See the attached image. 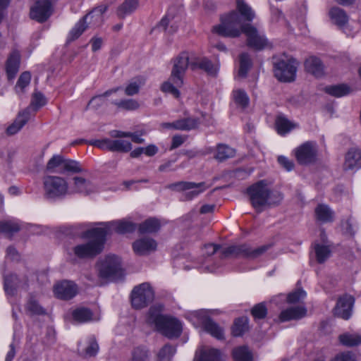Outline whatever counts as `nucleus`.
<instances>
[{"mask_svg":"<svg viewBox=\"0 0 361 361\" xmlns=\"http://www.w3.org/2000/svg\"><path fill=\"white\" fill-rule=\"evenodd\" d=\"M237 11H233L221 17L220 25L214 27L213 31L219 35L237 37L243 32L247 37V45L255 50H262L269 45L266 37L256 27L245 22L252 21L255 12L244 0L236 1Z\"/></svg>","mask_w":361,"mask_h":361,"instance_id":"1","label":"nucleus"},{"mask_svg":"<svg viewBox=\"0 0 361 361\" xmlns=\"http://www.w3.org/2000/svg\"><path fill=\"white\" fill-rule=\"evenodd\" d=\"M252 206L258 212L265 206L278 205L283 200L282 194L276 190H271L267 181L259 180L247 188Z\"/></svg>","mask_w":361,"mask_h":361,"instance_id":"2","label":"nucleus"},{"mask_svg":"<svg viewBox=\"0 0 361 361\" xmlns=\"http://www.w3.org/2000/svg\"><path fill=\"white\" fill-rule=\"evenodd\" d=\"M85 236L90 240L86 243L73 247L75 256L80 259L92 258L101 253L106 241V231L102 228H94L87 230Z\"/></svg>","mask_w":361,"mask_h":361,"instance_id":"3","label":"nucleus"},{"mask_svg":"<svg viewBox=\"0 0 361 361\" xmlns=\"http://www.w3.org/2000/svg\"><path fill=\"white\" fill-rule=\"evenodd\" d=\"M147 322L154 324L159 332L169 338L178 337L182 331V325L178 319L161 315L153 307L149 310Z\"/></svg>","mask_w":361,"mask_h":361,"instance_id":"4","label":"nucleus"},{"mask_svg":"<svg viewBox=\"0 0 361 361\" xmlns=\"http://www.w3.org/2000/svg\"><path fill=\"white\" fill-rule=\"evenodd\" d=\"M44 196L50 200L63 199L70 195L69 185L63 177L47 176L43 178Z\"/></svg>","mask_w":361,"mask_h":361,"instance_id":"5","label":"nucleus"},{"mask_svg":"<svg viewBox=\"0 0 361 361\" xmlns=\"http://www.w3.org/2000/svg\"><path fill=\"white\" fill-rule=\"evenodd\" d=\"M271 247V244L264 245L258 247H252L247 243L235 244L224 248L221 251V257H245L254 259L264 255Z\"/></svg>","mask_w":361,"mask_h":361,"instance_id":"6","label":"nucleus"},{"mask_svg":"<svg viewBox=\"0 0 361 361\" xmlns=\"http://www.w3.org/2000/svg\"><path fill=\"white\" fill-rule=\"evenodd\" d=\"M98 276L101 279H118L122 276L121 259L116 255H107L96 264Z\"/></svg>","mask_w":361,"mask_h":361,"instance_id":"7","label":"nucleus"},{"mask_svg":"<svg viewBox=\"0 0 361 361\" xmlns=\"http://www.w3.org/2000/svg\"><path fill=\"white\" fill-rule=\"evenodd\" d=\"M154 298V291L151 285L145 282L135 286L131 291L130 300L133 308L140 310L151 304Z\"/></svg>","mask_w":361,"mask_h":361,"instance_id":"8","label":"nucleus"},{"mask_svg":"<svg viewBox=\"0 0 361 361\" xmlns=\"http://www.w3.org/2000/svg\"><path fill=\"white\" fill-rule=\"evenodd\" d=\"M106 8H95L83 17L75 27L70 31L68 41H73L78 39L87 28V23L97 25L102 20V14L105 12Z\"/></svg>","mask_w":361,"mask_h":361,"instance_id":"9","label":"nucleus"},{"mask_svg":"<svg viewBox=\"0 0 361 361\" xmlns=\"http://www.w3.org/2000/svg\"><path fill=\"white\" fill-rule=\"evenodd\" d=\"M167 188L171 190L183 192L180 198L182 201H189L194 199L207 188L204 182L196 183L189 181H179L171 183Z\"/></svg>","mask_w":361,"mask_h":361,"instance_id":"10","label":"nucleus"},{"mask_svg":"<svg viewBox=\"0 0 361 361\" xmlns=\"http://www.w3.org/2000/svg\"><path fill=\"white\" fill-rule=\"evenodd\" d=\"M296 71L297 63L293 59H283L274 63V75L279 81H293L295 78Z\"/></svg>","mask_w":361,"mask_h":361,"instance_id":"11","label":"nucleus"},{"mask_svg":"<svg viewBox=\"0 0 361 361\" xmlns=\"http://www.w3.org/2000/svg\"><path fill=\"white\" fill-rule=\"evenodd\" d=\"M173 65L171 73V80L178 87L183 85V78L186 70L190 66L189 55L187 52L180 53L173 61Z\"/></svg>","mask_w":361,"mask_h":361,"instance_id":"12","label":"nucleus"},{"mask_svg":"<svg viewBox=\"0 0 361 361\" xmlns=\"http://www.w3.org/2000/svg\"><path fill=\"white\" fill-rule=\"evenodd\" d=\"M298 164L308 165L317 161V147L316 142L307 141L294 150Z\"/></svg>","mask_w":361,"mask_h":361,"instance_id":"13","label":"nucleus"},{"mask_svg":"<svg viewBox=\"0 0 361 361\" xmlns=\"http://www.w3.org/2000/svg\"><path fill=\"white\" fill-rule=\"evenodd\" d=\"M56 0H39L31 8L30 16L32 19L42 23L46 21L52 13V4Z\"/></svg>","mask_w":361,"mask_h":361,"instance_id":"14","label":"nucleus"},{"mask_svg":"<svg viewBox=\"0 0 361 361\" xmlns=\"http://www.w3.org/2000/svg\"><path fill=\"white\" fill-rule=\"evenodd\" d=\"M355 298L348 294H345L338 299L336 305L334 309V314L343 319H348L353 312Z\"/></svg>","mask_w":361,"mask_h":361,"instance_id":"15","label":"nucleus"},{"mask_svg":"<svg viewBox=\"0 0 361 361\" xmlns=\"http://www.w3.org/2000/svg\"><path fill=\"white\" fill-rule=\"evenodd\" d=\"M54 293L56 298L68 300L76 295L78 287L73 281L64 280L54 285Z\"/></svg>","mask_w":361,"mask_h":361,"instance_id":"16","label":"nucleus"},{"mask_svg":"<svg viewBox=\"0 0 361 361\" xmlns=\"http://www.w3.org/2000/svg\"><path fill=\"white\" fill-rule=\"evenodd\" d=\"M70 195L76 193L85 195L94 192L97 190L94 185L84 178L75 176L73 178V183L69 185Z\"/></svg>","mask_w":361,"mask_h":361,"instance_id":"17","label":"nucleus"},{"mask_svg":"<svg viewBox=\"0 0 361 361\" xmlns=\"http://www.w3.org/2000/svg\"><path fill=\"white\" fill-rule=\"evenodd\" d=\"M157 243L155 240L148 237L141 238L133 243V249L138 255H146L157 250Z\"/></svg>","mask_w":361,"mask_h":361,"instance_id":"18","label":"nucleus"},{"mask_svg":"<svg viewBox=\"0 0 361 361\" xmlns=\"http://www.w3.org/2000/svg\"><path fill=\"white\" fill-rule=\"evenodd\" d=\"M361 168V149L350 148L345 154L343 169L354 171Z\"/></svg>","mask_w":361,"mask_h":361,"instance_id":"19","label":"nucleus"},{"mask_svg":"<svg viewBox=\"0 0 361 361\" xmlns=\"http://www.w3.org/2000/svg\"><path fill=\"white\" fill-rule=\"evenodd\" d=\"M106 235L109 231H114L119 234L133 233L137 228V225L131 221L123 219L109 222L105 228Z\"/></svg>","mask_w":361,"mask_h":361,"instance_id":"20","label":"nucleus"},{"mask_svg":"<svg viewBox=\"0 0 361 361\" xmlns=\"http://www.w3.org/2000/svg\"><path fill=\"white\" fill-rule=\"evenodd\" d=\"M306 314L307 309L304 306H293L283 310L279 315V320L282 322L297 320L304 317Z\"/></svg>","mask_w":361,"mask_h":361,"instance_id":"21","label":"nucleus"},{"mask_svg":"<svg viewBox=\"0 0 361 361\" xmlns=\"http://www.w3.org/2000/svg\"><path fill=\"white\" fill-rule=\"evenodd\" d=\"M30 111V108H27L20 112L13 123L7 128V134L12 135L17 133L29 121Z\"/></svg>","mask_w":361,"mask_h":361,"instance_id":"22","label":"nucleus"},{"mask_svg":"<svg viewBox=\"0 0 361 361\" xmlns=\"http://www.w3.org/2000/svg\"><path fill=\"white\" fill-rule=\"evenodd\" d=\"M20 58V53L16 50L13 51L9 55L6 63V71L8 80L13 79L18 73L19 69Z\"/></svg>","mask_w":361,"mask_h":361,"instance_id":"23","label":"nucleus"},{"mask_svg":"<svg viewBox=\"0 0 361 361\" xmlns=\"http://www.w3.org/2000/svg\"><path fill=\"white\" fill-rule=\"evenodd\" d=\"M305 69L315 77H321L324 74V65L316 56H310L305 62Z\"/></svg>","mask_w":361,"mask_h":361,"instance_id":"24","label":"nucleus"},{"mask_svg":"<svg viewBox=\"0 0 361 361\" xmlns=\"http://www.w3.org/2000/svg\"><path fill=\"white\" fill-rule=\"evenodd\" d=\"M4 288L7 295H13L17 289L23 286L20 279L16 274H6L4 276Z\"/></svg>","mask_w":361,"mask_h":361,"instance_id":"25","label":"nucleus"},{"mask_svg":"<svg viewBox=\"0 0 361 361\" xmlns=\"http://www.w3.org/2000/svg\"><path fill=\"white\" fill-rule=\"evenodd\" d=\"M74 321L78 323H85L92 321H97L99 317H94L92 312L87 307H79L72 312Z\"/></svg>","mask_w":361,"mask_h":361,"instance_id":"26","label":"nucleus"},{"mask_svg":"<svg viewBox=\"0 0 361 361\" xmlns=\"http://www.w3.org/2000/svg\"><path fill=\"white\" fill-rule=\"evenodd\" d=\"M121 87H118L116 88H113L109 90H106L103 94L96 95L89 101L86 109H98L99 107L102 106L106 100V98L109 97L110 95H111L113 93L116 92L119 90H121Z\"/></svg>","mask_w":361,"mask_h":361,"instance_id":"27","label":"nucleus"},{"mask_svg":"<svg viewBox=\"0 0 361 361\" xmlns=\"http://www.w3.org/2000/svg\"><path fill=\"white\" fill-rule=\"evenodd\" d=\"M21 228L20 224L16 220L0 221V232L11 238Z\"/></svg>","mask_w":361,"mask_h":361,"instance_id":"28","label":"nucleus"},{"mask_svg":"<svg viewBox=\"0 0 361 361\" xmlns=\"http://www.w3.org/2000/svg\"><path fill=\"white\" fill-rule=\"evenodd\" d=\"M161 227V224L157 219L149 218L139 224L138 231L140 233H152L157 232Z\"/></svg>","mask_w":361,"mask_h":361,"instance_id":"29","label":"nucleus"},{"mask_svg":"<svg viewBox=\"0 0 361 361\" xmlns=\"http://www.w3.org/2000/svg\"><path fill=\"white\" fill-rule=\"evenodd\" d=\"M331 19L341 28H343L348 21L346 13L338 7H334L329 11Z\"/></svg>","mask_w":361,"mask_h":361,"instance_id":"30","label":"nucleus"},{"mask_svg":"<svg viewBox=\"0 0 361 361\" xmlns=\"http://www.w3.org/2000/svg\"><path fill=\"white\" fill-rule=\"evenodd\" d=\"M276 128L277 132L281 135L288 133L291 130L296 127V125L290 121L284 116H279L276 119Z\"/></svg>","mask_w":361,"mask_h":361,"instance_id":"31","label":"nucleus"},{"mask_svg":"<svg viewBox=\"0 0 361 361\" xmlns=\"http://www.w3.org/2000/svg\"><path fill=\"white\" fill-rule=\"evenodd\" d=\"M194 361H224L219 350L214 348L205 349L201 351Z\"/></svg>","mask_w":361,"mask_h":361,"instance_id":"32","label":"nucleus"},{"mask_svg":"<svg viewBox=\"0 0 361 361\" xmlns=\"http://www.w3.org/2000/svg\"><path fill=\"white\" fill-rule=\"evenodd\" d=\"M64 157L61 155H54L47 162L46 169L51 173H63Z\"/></svg>","mask_w":361,"mask_h":361,"instance_id":"33","label":"nucleus"},{"mask_svg":"<svg viewBox=\"0 0 361 361\" xmlns=\"http://www.w3.org/2000/svg\"><path fill=\"white\" fill-rule=\"evenodd\" d=\"M315 215L317 220L324 223L334 220V212L326 204H319L315 208Z\"/></svg>","mask_w":361,"mask_h":361,"instance_id":"34","label":"nucleus"},{"mask_svg":"<svg viewBox=\"0 0 361 361\" xmlns=\"http://www.w3.org/2000/svg\"><path fill=\"white\" fill-rule=\"evenodd\" d=\"M176 130H177L190 131L196 128L199 125L198 119L192 117L180 118L176 120Z\"/></svg>","mask_w":361,"mask_h":361,"instance_id":"35","label":"nucleus"},{"mask_svg":"<svg viewBox=\"0 0 361 361\" xmlns=\"http://www.w3.org/2000/svg\"><path fill=\"white\" fill-rule=\"evenodd\" d=\"M138 6V0H125L118 8L117 14L119 18H123L134 12Z\"/></svg>","mask_w":361,"mask_h":361,"instance_id":"36","label":"nucleus"},{"mask_svg":"<svg viewBox=\"0 0 361 361\" xmlns=\"http://www.w3.org/2000/svg\"><path fill=\"white\" fill-rule=\"evenodd\" d=\"M203 324L205 331L212 336L218 339H222L224 338L223 329L211 319L207 318L203 322Z\"/></svg>","mask_w":361,"mask_h":361,"instance_id":"37","label":"nucleus"},{"mask_svg":"<svg viewBox=\"0 0 361 361\" xmlns=\"http://www.w3.org/2000/svg\"><path fill=\"white\" fill-rule=\"evenodd\" d=\"M314 250L317 262L319 264L324 263L331 255L329 246L319 243L314 244Z\"/></svg>","mask_w":361,"mask_h":361,"instance_id":"38","label":"nucleus"},{"mask_svg":"<svg viewBox=\"0 0 361 361\" xmlns=\"http://www.w3.org/2000/svg\"><path fill=\"white\" fill-rule=\"evenodd\" d=\"M190 68L192 70L196 68H200L204 70L207 73L211 75H214L216 73V69L210 60L207 58H202L201 59H198L195 62L190 63Z\"/></svg>","mask_w":361,"mask_h":361,"instance_id":"39","label":"nucleus"},{"mask_svg":"<svg viewBox=\"0 0 361 361\" xmlns=\"http://www.w3.org/2000/svg\"><path fill=\"white\" fill-rule=\"evenodd\" d=\"M325 92L331 96L341 97L348 94L350 92V88L347 85L340 84L326 87Z\"/></svg>","mask_w":361,"mask_h":361,"instance_id":"40","label":"nucleus"},{"mask_svg":"<svg viewBox=\"0 0 361 361\" xmlns=\"http://www.w3.org/2000/svg\"><path fill=\"white\" fill-rule=\"evenodd\" d=\"M340 342L345 346L352 347L361 343V335L357 334L345 333L340 335Z\"/></svg>","mask_w":361,"mask_h":361,"instance_id":"41","label":"nucleus"},{"mask_svg":"<svg viewBox=\"0 0 361 361\" xmlns=\"http://www.w3.org/2000/svg\"><path fill=\"white\" fill-rule=\"evenodd\" d=\"M234 361H252V355L246 346H240L233 350Z\"/></svg>","mask_w":361,"mask_h":361,"instance_id":"42","label":"nucleus"},{"mask_svg":"<svg viewBox=\"0 0 361 361\" xmlns=\"http://www.w3.org/2000/svg\"><path fill=\"white\" fill-rule=\"evenodd\" d=\"M235 150L228 145L219 144L216 148V154L215 158L220 161H224L227 159L234 157Z\"/></svg>","mask_w":361,"mask_h":361,"instance_id":"43","label":"nucleus"},{"mask_svg":"<svg viewBox=\"0 0 361 361\" xmlns=\"http://www.w3.org/2000/svg\"><path fill=\"white\" fill-rule=\"evenodd\" d=\"M248 328V319L247 317H240L235 320L232 327V334L234 336H242Z\"/></svg>","mask_w":361,"mask_h":361,"instance_id":"44","label":"nucleus"},{"mask_svg":"<svg viewBox=\"0 0 361 361\" xmlns=\"http://www.w3.org/2000/svg\"><path fill=\"white\" fill-rule=\"evenodd\" d=\"M63 173H77L83 171L80 164L75 160L64 158Z\"/></svg>","mask_w":361,"mask_h":361,"instance_id":"45","label":"nucleus"},{"mask_svg":"<svg viewBox=\"0 0 361 361\" xmlns=\"http://www.w3.org/2000/svg\"><path fill=\"white\" fill-rule=\"evenodd\" d=\"M112 137H130L132 142L137 144L143 143L145 140L135 133L124 132L121 130H112L109 133Z\"/></svg>","mask_w":361,"mask_h":361,"instance_id":"46","label":"nucleus"},{"mask_svg":"<svg viewBox=\"0 0 361 361\" xmlns=\"http://www.w3.org/2000/svg\"><path fill=\"white\" fill-rule=\"evenodd\" d=\"M252 66L251 59L247 53H243L240 56V68L238 75L245 78Z\"/></svg>","mask_w":361,"mask_h":361,"instance_id":"47","label":"nucleus"},{"mask_svg":"<svg viewBox=\"0 0 361 361\" xmlns=\"http://www.w3.org/2000/svg\"><path fill=\"white\" fill-rule=\"evenodd\" d=\"M175 16L169 12L164 18H163L159 23V27L165 31H168L170 33L175 32L177 30L178 27L174 25L173 20Z\"/></svg>","mask_w":361,"mask_h":361,"instance_id":"48","label":"nucleus"},{"mask_svg":"<svg viewBox=\"0 0 361 361\" xmlns=\"http://www.w3.org/2000/svg\"><path fill=\"white\" fill-rule=\"evenodd\" d=\"M112 104L116 105L118 109H125L128 111L135 110L139 108V104L134 99H121L119 101L112 100L111 101Z\"/></svg>","mask_w":361,"mask_h":361,"instance_id":"49","label":"nucleus"},{"mask_svg":"<svg viewBox=\"0 0 361 361\" xmlns=\"http://www.w3.org/2000/svg\"><path fill=\"white\" fill-rule=\"evenodd\" d=\"M149 357L150 354L146 348L138 346L132 352L131 361H149Z\"/></svg>","mask_w":361,"mask_h":361,"instance_id":"50","label":"nucleus"},{"mask_svg":"<svg viewBox=\"0 0 361 361\" xmlns=\"http://www.w3.org/2000/svg\"><path fill=\"white\" fill-rule=\"evenodd\" d=\"M233 99L236 104L242 108L247 106L250 99L247 93L243 90H236L233 92Z\"/></svg>","mask_w":361,"mask_h":361,"instance_id":"51","label":"nucleus"},{"mask_svg":"<svg viewBox=\"0 0 361 361\" xmlns=\"http://www.w3.org/2000/svg\"><path fill=\"white\" fill-rule=\"evenodd\" d=\"M179 87L177 86L172 80L171 76L167 81L162 83L161 86V90L164 93H169L172 94L174 97L178 98L180 97V92L178 90Z\"/></svg>","mask_w":361,"mask_h":361,"instance_id":"52","label":"nucleus"},{"mask_svg":"<svg viewBox=\"0 0 361 361\" xmlns=\"http://www.w3.org/2000/svg\"><path fill=\"white\" fill-rule=\"evenodd\" d=\"M132 149V144L125 140H112V152H128Z\"/></svg>","mask_w":361,"mask_h":361,"instance_id":"53","label":"nucleus"},{"mask_svg":"<svg viewBox=\"0 0 361 361\" xmlns=\"http://www.w3.org/2000/svg\"><path fill=\"white\" fill-rule=\"evenodd\" d=\"M175 349L170 345H165L158 353L157 361H171Z\"/></svg>","mask_w":361,"mask_h":361,"instance_id":"54","label":"nucleus"},{"mask_svg":"<svg viewBox=\"0 0 361 361\" xmlns=\"http://www.w3.org/2000/svg\"><path fill=\"white\" fill-rule=\"evenodd\" d=\"M99 350V345L94 337H90L87 346L85 349V357H92L97 355Z\"/></svg>","mask_w":361,"mask_h":361,"instance_id":"55","label":"nucleus"},{"mask_svg":"<svg viewBox=\"0 0 361 361\" xmlns=\"http://www.w3.org/2000/svg\"><path fill=\"white\" fill-rule=\"evenodd\" d=\"M27 310L33 314H45V310L38 303L37 300L30 298L27 304Z\"/></svg>","mask_w":361,"mask_h":361,"instance_id":"56","label":"nucleus"},{"mask_svg":"<svg viewBox=\"0 0 361 361\" xmlns=\"http://www.w3.org/2000/svg\"><path fill=\"white\" fill-rule=\"evenodd\" d=\"M251 313L256 319H264L267 316V309L264 303H259L252 307Z\"/></svg>","mask_w":361,"mask_h":361,"instance_id":"57","label":"nucleus"},{"mask_svg":"<svg viewBox=\"0 0 361 361\" xmlns=\"http://www.w3.org/2000/svg\"><path fill=\"white\" fill-rule=\"evenodd\" d=\"M90 143L99 149L112 152V140L106 138L102 140H91Z\"/></svg>","mask_w":361,"mask_h":361,"instance_id":"58","label":"nucleus"},{"mask_svg":"<svg viewBox=\"0 0 361 361\" xmlns=\"http://www.w3.org/2000/svg\"><path fill=\"white\" fill-rule=\"evenodd\" d=\"M332 361H357V357L353 352L346 351L336 355Z\"/></svg>","mask_w":361,"mask_h":361,"instance_id":"59","label":"nucleus"},{"mask_svg":"<svg viewBox=\"0 0 361 361\" xmlns=\"http://www.w3.org/2000/svg\"><path fill=\"white\" fill-rule=\"evenodd\" d=\"M30 80L31 75L29 72L26 71L23 73L18 80L16 87L23 90V89L30 84Z\"/></svg>","mask_w":361,"mask_h":361,"instance_id":"60","label":"nucleus"},{"mask_svg":"<svg viewBox=\"0 0 361 361\" xmlns=\"http://www.w3.org/2000/svg\"><path fill=\"white\" fill-rule=\"evenodd\" d=\"M305 296L306 293L303 290H298L288 294L287 301L289 303H295L303 299Z\"/></svg>","mask_w":361,"mask_h":361,"instance_id":"61","label":"nucleus"},{"mask_svg":"<svg viewBox=\"0 0 361 361\" xmlns=\"http://www.w3.org/2000/svg\"><path fill=\"white\" fill-rule=\"evenodd\" d=\"M47 101L44 96L40 92H35L32 99V105L36 108H39L46 104Z\"/></svg>","mask_w":361,"mask_h":361,"instance_id":"62","label":"nucleus"},{"mask_svg":"<svg viewBox=\"0 0 361 361\" xmlns=\"http://www.w3.org/2000/svg\"><path fill=\"white\" fill-rule=\"evenodd\" d=\"M140 82L137 81L130 82L125 89V93L128 96H133L139 92Z\"/></svg>","mask_w":361,"mask_h":361,"instance_id":"63","label":"nucleus"},{"mask_svg":"<svg viewBox=\"0 0 361 361\" xmlns=\"http://www.w3.org/2000/svg\"><path fill=\"white\" fill-rule=\"evenodd\" d=\"M186 140V137L180 135H176L173 136L171 139V145L169 148V150H173L178 147H179L180 145H182L184 142Z\"/></svg>","mask_w":361,"mask_h":361,"instance_id":"64","label":"nucleus"}]
</instances>
